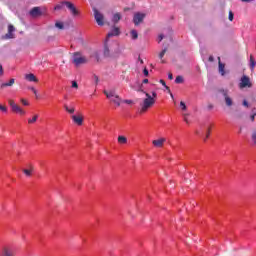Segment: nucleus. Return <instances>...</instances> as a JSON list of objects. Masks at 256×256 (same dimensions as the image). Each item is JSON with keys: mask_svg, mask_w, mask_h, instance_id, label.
<instances>
[{"mask_svg": "<svg viewBox=\"0 0 256 256\" xmlns=\"http://www.w3.org/2000/svg\"><path fill=\"white\" fill-rule=\"evenodd\" d=\"M15 26H13L12 24L8 25V33H6L4 36H2L3 40H7V39H15Z\"/></svg>", "mask_w": 256, "mask_h": 256, "instance_id": "obj_7", "label": "nucleus"}, {"mask_svg": "<svg viewBox=\"0 0 256 256\" xmlns=\"http://www.w3.org/2000/svg\"><path fill=\"white\" fill-rule=\"evenodd\" d=\"M144 19H145V14H143L141 12H137L136 14H134L133 23H134V25L137 26L140 23H143Z\"/></svg>", "mask_w": 256, "mask_h": 256, "instance_id": "obj_8", "label": "nucleus"}, {"mask_svg": "<svg viewBox=\"0 0 256 256\" xmlns=\"http://www.w3.org/2000/svg\"><path fill=\"white\" fill-rule=\"evenodd\" d=\"M143 83H144V84L149 83V79H144V80H143Z\"/></svg>", "mask_w": 256, "mask_h": 256, "instance_id": "obj_53", "label": "nucleus"}, {"mask_svg": "<svg viewBox=\"0 0 256 256\" xmlns=\"http://www.w3.org/2000/svg\"><path fill=\"white\" fill-rule=\"evenodd\" d=\"M120 31H119V28L117 27H114L110 33L107 34V37H115L117 35H119Z\"/></svg>", "mask_w": 256, "mask_h": 256, "instance_id": "obj_20", "label": "nucleus"}, {"mask_svg": "<svg viewBox=\"0 0 256 256\" xmlns=\"http://www.w3.org/2000/svg\"><path fill=\"white\" fill-rule=\"evenodd\" d=\"M187 117H189V114H184L185 123H189V118H187Z\"/></svg>", "mask_w": 256, "mask_h": 256, "instance_id": "obj_44", "label": "nucleus"}, {"mask_svg": "<svg viewBox=\"0 0 256 256\" xmlns=\"http://www.w3.org/2000/svg\"><path fill=\"white\" fill-rule=\"evenodd\" d=\"M255 116H256V113L253 112V114L250 116V120L253 122L255 121Z\"/></svg>", "mask_w": 256, "mask_h": 256, "instance_id": "obj_46", "label": "nucleus"}, {"mask_svg": "<svg viewBox=\"0 0 256 256\" xmlns=\"http://www.w3.org/2000/svg\"><path fill=\"white\" fill-rule=\"evenodd\" d=\"M13 85H15V79H10L9 82L6 83H2L1 84V89H5V87H13Z\"/></svg>", "mask_w": 256, "mask_h": 256, "instance_id": "obj_19", "label": "nucleus"}, {"mask_svg": "<svg viewBox=\"0 0 256 256\" xmlns=\"http://www.w3.org/2000/svg\"><path fill=\"white\" fill-rule=\"evenodd\" d=\"M242 104L244 107H249V102H247V100H243Z\"/></svg>", "mask_w": 256, "mask_h": 256, "instance_id": "obj_48", "label": "nucleus"}, {"mask_svg": "<svg viewBox=\"0 0 256 256\" xmlns=\"http://www.w3.org/2000/svg\"><path fill=\"white\" fill-rule=\"evenodd\" d=\"M228 19H229V21H233V19H234V14H233L232 11L229 12Z\"/></svg>", "mask_w": 256, "mask_h": 256, "instance_id": "obj_39", "label": "nucleus"}, {"mask_svg": "<svg viewBox=\"0 0 256 256\" xmlns=\"http://www.w3.org/2000/svg\"><path fill=\"white\" fill-rule=\"evenodd\" d=\"M160 83L163 85V87H165L167 91H169V87L167 86V83H165V80H160Z\"/></svg>", "mask_w": 256, "mask_h": 256, "instance_id": "obj_37", "label": "nucleus"}, {"mask_svg": "<svg viewBox=\"0 0 256 256\" xmlns=\"http://www.w3.org/2000/svg\"><path fill=\"white\" fill-rule=\"evenodd\" d=\"M104 57H111V53L109 51V47L107 46V44H105L104 46Z\"/></svg>", "mask_w": 256, "mask_h": 256, "instance_id": "obj_27", "label": "nucleus"}, {"mask_svg": "<svg viewBox=\"0 0 256 256\" xmlns=\"http://www.w3.org/2000/svg\"><path fill=\"white\" fill-rule=\"evenodd\" d=\"M218 71L222 77L225 75V64L221 62V57H218Z\"/></svg>", "mask_w": 256, "mask_h": 256, "instance_id": "obj_13", "label": "nucleus"}, {"mask_svg": "<svg viewBox=\"0 0 256 256\" xmlns=\"http://www.w3.org/2000/svg\"><path fill=\"white\" fill-rule=\"evenodd\" d=\"M88 61L89 60L87 59V57L81 55V53L79 52H75L73 54L72 63H74L76 67H79V65H85V63H87Z\"/></svg>", "mask_w": 256, "mask_h": 256, "instance_id": "obj_3", "label": "nucleus"}, {"mask_svg": "<svg viewBox=\"0 0 256 256\" xmlns=\"http://www.w3.org/2000/svg\"><path fill=\"white\" fill-rule=\"evenodd\" d=\"M93 12H94V19L97 25H99L100 27H103V25H105V16H103V14L99 12L97 8H93Z\"/></svg>", "mask_w": 256, "mask_h": 256, "instance_id": "obj_5", "label": "nucleus"}, {"mask_svg": "<svg viewBox=\"0 0 256 256\" xmlns=\"http://www.w3.org/2000/svg\"><path fill=\"white\" fill-rule=\"evenodd\" d=\"M164 38H165V36L163 34H160L158 36V43L162 42Z\"/></svg>", "mask_w": 256, "mask_h": 256, "instance_id": "obj_41", "label": "nucleus"}, {"mask_svg": "<svg viewBox=\"0 0 256 256\" xmlns=\"http://www.w3.org/2000/svg\"><path fill=\"white\" fill-rule=\"evenodd\" d=\"M167 46L164 47V49L160 52L159 54V59H163V57H165V53H167Z\"/></svg>", "mask_w": 256, "mask_h": 256, "instance_id": "obj_30", "label": "nucleus"}, {"mask_svg": "<svg viewBox=\"0 0 256 256\" xmlns=\"http://www.w3.org/2000/svg\"><path fill=\"white\" fill-rule=\"evenodd\" d=\"M143 73L145 77H149V70H147V68H144Z\"/></svg>", "mask_w": 256, "mask_h": 256, "instance_id": "obj_42", "label": "nucleus"}, {"mask_svg": "<svg viewBox=\"0 0 256 256\" xmlns=\"http://www.w3.org/2000/svg\"><path fill=\"white\" fill-rule=\"evenodd\" d=\"M180 107H181L182 111H187V105L185 104V102L181 101Z\"/></svg>", "mask_w": 256, "mask_h": 256, "instance_id": "obj_34", "label": "nucleus"}, {"mask_svg": "<svg viewBox=\"0 0 256 256\" xmlns=\"http://www.w3.org/2000/svg\"><path fill=\"white\" fill-rule=\"evenodd\" d=\"M55 27H57L58 29H65V25H63L62 22H56Z\"/></svg>", "mask_w": 256, "mask_h": 256, "instance_id": "obj_31", "label": "nucleus"}, {"mask_svg": "<svg viewBox=\"0 0 256 256\" xmlns=\"http://www.w3.org/2000/svg\"><path fill=\"white\" fill-rule=\"evenodd\" d=\"M72 87L74 89H79V84H77V81H72Z\"/></svg>", "mask_w": 256, "mask_h": 256, "instance_id": "obj_38", "label": "nucleus"}, {"mask_svg": "<svg viewBox=\"0 0 256 256\" xmlns=\"http://www.w3.org/2000/svg\"><path fill=\"white\" fill-rule=\"evenodd\" d=\"M144 94L146 98L143 100L140 113H145L148 109H151L155 105V99H157V92H152V96L147 92H144Z\"/></svg>", "mask_w": 256, "mask_h": 256, "instance_id": "obj_1", "label": "nucleus"}, {"mask_svg": "<svg viewBox=\"0 0 256 256\" xmlns=\"http://www.w3.org/2000/svg\"><path fill=\"white\" fill-rule=\"evenodd\" d=\"M255 65H256L255 58H253V55H250V69H251V71H253V69H255Z\"/></svg>", "mask_w": 256, "mask_h": 256, "instance_id": "obj_25", "label": "nucleus"}, {"mask_svg": "<svg viewBox=\"0 0 256 256\" xmlns=\"http://www.w3.org/2000/svg\"><path fill=\"white\" fill-rule=\"evenodd\" d=\"M93 80H94V82H95V85H99V76L94 75V76H93Z\"/></svg>", "mask_w": 256, "mask_h": 256, "instance_id": "obj_36", "label": "nucleus"}, {"mask_svg": "<svg viewBox=\"0 0 256 256\" xmlns=\"http://www.w3.org/2000/svg\"><path fill=\"white\" fill-rule=\"evenodd\" d=\"M110 101L112 103H114L115 105H117V107H120L121 106V97H119V95H115L112 99H110Z\"/></svg>", "mask_w": 256, "mask_h": 256, "instance_id": "obj_18", "label": "nucleus"}, {"mask_svg": "<svg viewBox=\"0 0 256 256\" xmlns=\"http://www.w3.org/2000/svg\"><path fill=\"white\" fill-rule=\"evenodd\" d=\"M222 95L224 97V101L226 103L227 107H233V99L229 96V94L227 93V91L223 90L222 91Z\"/></svg>", "mask_w": 256, "mask_h": 256, "instance_id": "obj_9", "label": "nucleus"}, {"mask_svg": "<svg viewBox=\"0 0 256 256\" xmlns=\"http://www.w3.org/2000/svg\"><path fill=\"white\" fill-rule=\"evenodd\" d=\"M236 119H243V114L236 115Z\"/></svg>", "mask_w": 256, "mask_h": 256, "instance_id": "obj_49", "label": "nucleus"}, {"mask_svg": "<svg viewBox=\"0 0 256 256\" xmlns=\"http://www.w3.org/2000/svg\"><path fill=\"white\" fill-rule=\"evenodd\" d=\"M130 35H131V39H133V41L139 39V34L137 33V30H131Z\"/></svg>", "mask_w": 256, "mask_h": 256, "instance_id": "obj_22", "label": "nucleus"}, {"mask_svg": "<svg viewBox=\"0 0 256 256\" xmlns=\"http://www.w3.org/2000/svg\"><path fill=\"white\" fill-rule=\"evenodd\" d=\"M30 91H32L34 93V95L37 97V90L35 89V87H30L29 88Z\"/></svg>", "mask_w": 256, "mask_h": 256, "instance_id": "obj_43", "label": "nucleus"}, {"mask_svg": "<svg viewBox=\"0 0 256 256\" xmlns=\"http://www.w3.org/2000/svg\"><path fill=\"white\" fill-rule=\"evenodd\" d=\"M242 1V3H251V1H253V0H241Z\"/></svg>", "mask_w": 256, "mask_h": 256, "instance_id": "obj_50", "label": "nucleus"}, {"mask_svg": "<svg viewBox=\"0 0 256 256\" xmlns=\"http://www.w3.org/2000/svg\"><path fill=\"white\" fill-rule=\"evenodd\" d=\"M65 6L67 7V9H69L72 17H79V11L78 9L75 7V4H73L70 1H64Z\"/></svg>", "mask_w": 256, "mask_h": 256, "instance_id": "obj_6", "label": "nucleus"}, {"mask_svg": "<svg viewBox=\"0 0 256 256\" xmlns=\"http://www.w3.org/2000/svg\"><path fill=\"white\" fill-rule=\"evenodd\" d=\"M118 143H120V145H125L127 143V137L119 136L118 137Z\"/></svg>", "mask_w": 256, "mask_h": 256, "instance_id": "obj_26", "label": "nucleus"}, {"mask_svg": "<svg viewBox=\"0 0 256 256\" xmlns=\"http://www.w3.org/2000/svg\"><path fill=\"white\" fill-rule=\"evenodd\" d=\"M165 141H167V139L159 138L158 140H153L152 144L154 145V147H163V145L165 144Z\"/></svg>", "mask_w": 256, "mask_h": 256, "instance_id": "obj_14", "label": "nucleus"}, {"mask_svg": "<svg viewBox=\"0 0 256 256\" xmlns=\"http://www.w3.org/2000/svg\"><path fill=\"white\" fill-rule=\"evenodd\" d=\"M183 76H177L175 79V83L179 84V83H183Z\"/></svg>", "mask_w": 256, "mask_h": 256, "instance_id": "obj_33", "label": "nucleus"}, {"mask_svg": "<svg viewBox=\"0 0 256 256\" xmlns=\"http://www.w3.org/2000/svg\"><path fill=\"white\" fill-rule=\"evenodd\" d=\"M64 109L70 115H73V113H75V107H69L67 104L64 105Z\"/></svg>", "mask_w": 256, "mask_h": 256, "instance_id": "obj_21", "label": "nucleus"}, {"mask_svg": "<svg viewBox=\"0 0 256 256\" xmlns=\"http://www.w3.org/2000/svg\"><path fill=\"white\" fill-rule=\"evenodd\" d=\"M0 111H2V113H7V106L0 104Z\"/></svg>", "mask_w": 256, "mask_h": 256, "instance_id": "obj_35", "label": "nucleus"}, {"mask_svg": "<svg viewBox=\"0 0 256 256\" xmlns=\"http://www.w3.org/2000/svg\"><path fill=\"white\" fill-rule=\"evenodd\" d=\"M123 103H126L127 105H131L133 103V100H123Z\"/></svg>", "mask_w": 256, "mask_h": 256, "instance_id": "obj_45", "label": "nucleus"}, {"mask_svg": "<svg viewBox=\"0 0 256 256\" xmlns=\"http://www.w3.org/2000/svg\"><path fill=\"white\" fill-rule=\"evenodd\" d=\"M8 105L10 106L12 113L20 115L21 117L27 115V111L19 106V104L15 103V100L8 99Z\"/></svg>", "mask_w": 256, "mask_h": 256, "instance_id": "obj_2", "label": "nucleus"}, {"mask_svg": "<svg viewBox=\"0 0 256 256\" xmlns=\"http://www.w3.org/2000/svg\"><path fill=\"white\" fill-rule=\"evenodd\" d=\"M0 75H3V66L0 64Z\"/></svg>", "mask_w": 256, "mask_h": 256, "instance_id": "obj_51", "label": "nucleus"}, {"mask_svg": "<svg viewBox=\"0 0 256 256\" xmlns=\"http://www.w3.org/2000/svg\"><path fill=\"white\" fill-rule=\"evenodd\" d=\"M71 119H72V121H74V123L76 125H79V126L83 125V116L82 115H78V116L72 115Z\"/></svg>", "mask_w": 256, "mask_h": 256, "instance_id": "obj_12", "label": "nucleus"}, {"mask_svg": "<svg viewBox=\"0 0 256 256\" xmlns=\"http://www.w3.org/2000/svg\"><path fill=\"white\" fill-rule=\"evenodd\" d=\"M161 63H165V60H162Z\"/></svg>", "mask_w": 256, "mask_h": 256, "instance_id": "obj_55", "label": "nucleus"}, {"mask_svg": "<svg viewBox=\"0 0 256 256\" xmlns=\"http://www.w3.org/2000/svg\"><path fill=\"white\" fill-rule=\"evenodd\" d=\"M104 95H106L107 99H112L113 97H116L117 93L115 90H104L103 91Z\"/></svg>", "mask_w": 256, "mask_h": 256, "instance_id": "obj_17", "label": "nucleus"}, {"mask_svg": "<svg viewBox=\"0 0 256 256\" xmlns=\"http://www.w3.org/2000/svg\"><path fill=\"white\" fill-rule=\"evenodd\" d=\"M140 63L143 64V60L140 59Z\"/></svg>", "mask_w": 256, "mask_h": 256, "instance_id": "obj_54", "label": "nucleus"}, {"mask_svg": "<svg viewBox=\"0 0 256 256\" xmlns=\"http://www.w3.org/2000/svg\"><path fill=\"white\" fill-rule=\"evenodd\" d=\"M31 17H41L43 15V12H41L40 7H33L29 12Z\"/></svg>", "mask_w": 256, "mask_h": 256, "instance_id": "obj_11", "label": "nucleus"}, {"mask_svg": "<svg viewBox=\"0 0 256 256\" xmlns=\"http://www.w3.org/2000/svg\"><path fill=\"white\" fill-rule=\"evenodd\" d=\"M21 103H22V105H24L25 107H28V105H29V102H28L27 100H25V99H21Z\"/></svg>", "mask_w": 256, "mask_h": 256, "instance_id": "obj_40", "label": "nucleus"}, {"mask_svg": "<svg viewBox=\"0 0 256 256\" xmlns=\"http://www.w3.org/2000/svg\"><path fill=\"white\" fill-rule=\"evenodd\" d=\"M209 135H211V128L208 127L207 130H206V136L204 138V141H207V139H209Z\"/></svg>", "mask_w": 256, "mask_h": 256, "instance_id": "obj_32", "label": "nucleus"}, {"mask_svg": "<svg viewBox=\"0 0 256 256\" xmlns=\"http://www.w3.org/2000/svg\"><path fill=\"white\" fill-rule=\"evenodd\" d=\"M25 79L27 81H30L31 83H37L39 81V79H37V77L33 73L26 74L25 75Z\"/></svg>", "mask_w": 256, "mask_h": 256, "instance_id": "obj_15", "label": "nucleus"}, {"mask_svg": "<svg viewBox=\"0 0 256 256\" xmlns=\"http://www.w3.org/2000/svg\"><path fill=\"white\" fill-rule=\"evenodd\" d=\"M112 21H113V23H119V21H121V14H119V13L114 14Z\"/></svg>", "mask_w": 256, "mask_h": 256, "instance_id": "obj_24", "label": "nucleus"}, {"mask_svg": "<svg viewBox=\"0 0 256 256\" xmlns=\"http://www.w3.org/2000/svg\"><path fill=\"white\" fill-rule=\"evenodd\" d=\"M1 256H15V249L11 247H4L2 249Z\"/></svg>", "mask_w": 256, "mask_h": 256, "instance_id": "obj_10", "label": "nucleus"}, {"mask_svg": "<svg viewBox=\"0 0 256 256\" xmlns=\"http://www.w3.org/2000/svg\"><path fill=\"white\" fill-rule=\"evenodd\" d=\"M253 87V83H251V78L247 75H243L240 79L239 89H251Z\"/></svg>", "mask_w": 256, "mask_h": 256, "instance_id": "obj_4", "label": "nucleus"}, {"mask_svg": "<svg viewBox=\"0 0 256 256\" xmlns=\"http://www.w3.org/2000/svg\"><path fill=\"white\" fill-rule=\"evenodd\" d=\"M37 119H39V115L35 114L32 118L28 119L29 125H33V123H37Z\"/></svg>", "mask_w": 256, "mask_h": 256, "instance_id": "obj_23", "label": "nucleus"}, {"mask_svg": "<svg viewBox=\"0 0 256 256\" xmlns=\"http://www.w3.org/2000/svg\"><path fill=\"white\" fill-rule=\"evenodd\" d=\"M168 79H170V81H173V73L171 72L168 73Z\"/></svg>", "mask_w": 256, "mask_h": 256, "instance_id": "obj_47", "label": "nucleus"}, {"mask_svg": "<svg viewBox=\"0 0 256 256\" xmlns=\"http://www.w3.org/2000/svg\"><path fill=\"white\" fill-rule=\"evenodd\" d=\"M65 5V1L61 2L60 4L56 5L54 7L55 11H60V9H63V6Z\"/></svg>", "mask_w": 256, "mask_h": 256, "instance_id": "obj_29", "label": "nucleus"}, {"mask_svg": "<svg viewBox=\"0 0 256 256\" xmlns=\"http://www.w3.org/2000/svg\"><path fill=\"white\" fill-rule=\"evenodd\" d=\"M251 140L253 145H256V129L252 131Z\"/></svg>", "mask_w": 256, "mask_h": 256, "instance_id": "obj_28", "label": "nucleus"}, {"mask_svg": "<svg viewBox=\"0 0 256 256\" xmlns=\"http://www.w3.org/2000/svg\"><path fill=\"white\" fill-rule=\"evenodd\" d=\"M28 167L29 169H23L22 171L26 177H31V175H33V171H35V167L31 164Z\"/></svg>", "mask_w": 256, "mask_h": 256, "instance_id": "obj_16", "label": "nucleus"}, {"mask_svg": "<svg viewBox=\"0 0 256 256\" xmlns=\"http://www.w3.org/2000/svg\"><path fill=\"white\" fill-rule=\"evenodd\" d=\"M213 107H214L213 104H209V105H208L209 111H211V109H213Z\"/></svg>", "mask_w": 256, "mask_h": 256, "instance_id": "obj_52", "label": "nucleus"}]
</instances>
